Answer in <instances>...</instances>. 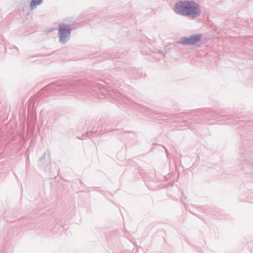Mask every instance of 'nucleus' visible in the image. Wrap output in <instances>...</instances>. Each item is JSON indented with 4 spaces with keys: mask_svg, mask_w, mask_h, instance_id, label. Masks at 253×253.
Returning a JSON list of instances; mask_svg holds the SVG:
<instances>
[{
    "mask_svg": "<svg viewBox=\"0 0 253 253\" xmlns=\"http://www.w3.org/2000/svg\"><path fill=\"white\" fill-rule=\"evenodd\" d=\"M174 10L178 14L196 18L201 13L199 5L193 1H181L176 3Z\"/></svg>",
    "mask_w": 253,
    "mask_h": 253,
    "instance_id": "nucleus-1",
    "label": "nucleus"
},
{
    "mask_svg": "<svg viewBox=\"0 0 253 253\" xmlns=\"http://www.w3.org/2000/svg\"><path fill=\"white\" fill-rule=\"evenodd\" d=\"M59 35L60 40L64 42L66 38L70 35V30L69 27L64 24H61L59 26Z\"/></svg>",
    "mask_w": 253,
    "mask_h": 253,
    "instance_id": "nucleus-2",
    "label": "nucleus"
},
{
    "mask_svg": "<svg viewBox=\"0 0 253 253\" xmlns=\"http://www.w3.org/2000/svg\"><path fill=\"white\" fill-rule=\"evenodd\" d=\"M201 36L195 35L190 37L189 38H184L181 43L184 44H194L200 41Z\"/></svg>",
    "mask_w": 253,
    "mask_h": 253,
    "instance_id": "nucleus-3",
    "label": "nucleus"
},
{
    "mask_svg": "<svg viewBox=\"0 0 253 253\" xmlns=\"http://www.w3.org/2000/svg\"><path fill=\"white\" fill-rule=\"evenodd\" d=\"M42 0H32L31 3V7L34 8L37 5L40 4L42 2Z\"/></svg>",
    "mask_w": 253,
    "mask_h": 253,
    "instance_id": "nucleus-4",
    "label": "nucleus"
}]
</instances>
